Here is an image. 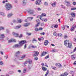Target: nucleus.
<instances>
[{
  "label": "nucleus",
  "instance_id": "f257e3e1",
  "mask_svg": "<svg viewBox=\"0 0 76 76\" xmlns=\"http://www.w3.org/2000/svg\"><path fill=\"white\" fill-rule=\"evenodd\" d=\"M26 43H27L26 40H21L19 42V44L20 45L18 44H16L13 46V48H21L22 46H23V45L24 44H26Z\"/></svg>",
  "mask_w": 76,
  "mask_h": 76
},
{
  "label": "nucleus",
  "instance_id": "f03ea898",
  "mask_svg": "<svg viewBox=\"0 0 76 76\" xmlns=\"http://www.w3.org/2000/svg\"><path fill=\"white\" fill-rule=\"evenodd\" d=\"M64 45L66 47H69V48H72V43H69V41L65 40L64 42Z\"/></svg>",
  "mask_w": 76,
  "mask_h": 76
},
{
  "label": "nucleus",
  "instance_id": "7ed1b4c3",
  "mask_svg": "<svg viewBox=\"0 0 76 76\" xmlns=\"http://www.w3.org/2000/svg\"><path fill=\"white\" fill-rule=\"evenodd\" d=\"M34 54H33V56L35 57L34 58V60H38V58L37 57L38 56V52L37 51H34L33 52Z\"/></svg>",
  "mask_w": 76,
  "mask_h": 76
},
{
  "label": "nucleus",
  "instance_id": "20e7f679",
  "mask_svg": "<svg viewBox=\"0 0 76 76\" xmlns=\"http://www.w3.org/2000/svg\"><path fill=\"white\" fill-rule=\"evenodd\" d=\"M5 7L7 10L8 11V10H10L12 9V5L9 3H8L5 5Z\"/></svg>",
  "mask_w": 76,
  "mask_h": 76
},
{
  "label": "nucleus",
  "instance_id": "39448f33",
  "mask_svg": "<svg viewBox=\"0 0 76 76\" xmlns=\"http://www.w3.org/2000/svg\"><path fill=\"white\" fill-rule=\"evenodd\" d=\"M27 12L28 13V14H30V15H33L35 12L34 11L32 10L31 9H29L27 10Z\"/></svg>",
  "mask_w": 76,
  "mask_h": 76
},
{
  "label": "nucleus",
  "instance_id": "423d86ee",
  "mask_svg": "<svg viewBox=\"0 0 76 76\" xmlns=\"http://www.w3.org/2000/svg\"><path fill=\"white\" fill-rule=\"evenodd\" d=\"M38 20H36V22L37 23V25H36L35 28V30L36 31H38V28H37L38 27Z\"/></svg>",
  "mask_w": 76,
  "mask_h": 76
},
{
  "label": "nucleus",
  "instance_id": "0eeeda50",
  "mask_svg": "<svg viewBox=\"0 0 76 76\" xmlns=\"http://www.w3.org/2000/svg\"><path fill=\"white\" fill-rule=\"evenodd\" d=\"M20 52L19 51H18L16 52L15 55V56L16 57H17V58H18L19 57V55L20 54Z\"/></svg>",
  "mask_w": 76,
  "mask_h": 76
},
{
  "label": "nucleus",
  "instance_id": "6e6552de",
  "mask_svg": "<svg viewBox=\"0 0 76 76\" xmlns=\"http://www.w3.org/2000/svg\"><path fill=\"white\" fill-rule=\"evenodd\" d=\"M26 57V55H23L22 56V57H19V58H18V60H23V59H24V58H25Z\"/></svg>",
  "mask_w": 76,
  "mask_h": 76
},
{
  "label": "nucleus",
  "instance_id": "1a4fd4ad",
  "mask_svg": "<svg viewBox=\"0 0 76 76\" xmlns=\"http://www.w3.org/2000/svg\"><path fill=\"white\" fill-rule=\"evenodd\" d=\"M65 2L66 3V4L67 7H69V6H71V4L70 3L69 1H65Z\"/></svg>",
  "mask_w": 76,
  "mask_h": 76
},
{
  "label": "nucleus",
  "instance_id": "9d476101",
  "mask_svg": "<svg viewBox=\"0 0 76 76\" xmlns=\"http://www.w3.org/2000/svg\"><path fill=\"white\" fill-rule=\"evenodd\" d=\"M27 1V0H23L22 3V5L23 6H24L26 5V1Z\"/></svg>",
  "mask_w": 76,
  "mask_h": 76
},
{
  "label": "nucleus",
  "instance_id": "9b49d317",
  "mask_svg": "<svg viewBox=\"0 0 76 76\" xmlns=\"http://www.w3.org/2000/svg\"><path fill=\"white\" fill-rule=\"evenodd\" d=\"M75 28H76V26H72L70 30L71 31H73L75 30Z\"/></svg>",
  "mask_w": 76,
  "mask_h": 76
},
{
  "label": "nucleus",
  "instance_id": "f8f14e48",
  "mask_svg": "<svg viewBox=\"0 0 76 76\" xmlns=\"http://www.w3.org/2000/svg\"><path fill=\"white\" fill-rule=\"evenodd\" d=\"M46 54H47V52H42V53H41V57H42V56H45V55Z\"/></svg>",
  "mask_w": 76,
  "mask_h": 76
},
{
  "label": "nucleus",
  "instance_id": "ddd939ff",
  "mask_svg": "<svg viewBox=\"0 0 76 76\" xmlns=\"http://www.w3.org/2000/svg\"><path fill=\"white\" fill-rule=\"evenodd\" d=\"M48 43H49V42H48V41L47 40H46L45 41V42L44 43V44L45 46H47V45H48Z\"/></svg>",
  "mask_w": 76,
  "mask_h": 76
},
{
  "label": "nucleus",
  "instance_id": "4468645a",
  "mask_svg": "<svg viewBox=\"0 0 76 76\" xmlns=\"http://www.w3.org/2000/svg\"><path fill=\"white\" fill-rule=\"evenodd\" d=\"M76 58V55H72L71 56V58L72 59V60H75V58Z\"/></svg>",
  "mask_w": 76,
  "mask_h": 76
},
{
  "label": "nucleus",
  "instance_id": "2eb2a0df",
  "mask_svg": "<svg viewBox=\"0 0 76 76\" xmlns=\"http://www.w3.org/2000/svg\"><path fill=\"white\" fill-rule=\"evenodd\" d=\"M43 16H46V14H45V13H42L40 17L39 18L41 19Z\"/></svg>",
  "mask_w": 76,
  "mask_h": 76
},
{
  "label": "nucleus",
  "instance_id": "dca6fc26",
  "mask_svg": "<svg viewBox=\"0 0 76 76\" xmlns=\"http://www.w3.org/2000/svg\"><path fill=\"white\" fill-rule=\"evenodd\" d=\"M56 4H57L56 2H55L51 4V5L53 7H56Z\"/></svg>",
  "mask_w": 76,
  "mask_h": 76
},
{
  "label": "nucleus",
  "instance_id": "f3484780",
  "mask_svg": "<svg viewBox=\"0 0 76 76\" xmlns=\"http://www.w3.org/2000/svg\"><path fill=\"white\" fill-rule=\"evenodd\" d=\"M68 75V73L66 72H65L64 73V74L61 75L60 76H66Z\"/></svg>",
  "mask_w": 76,
  "mask_h": 76
},
{
  "label": "nucleus",
  "instance_id": "a211bd4d",
  "mask_svg": "<svg viewBox=\"0 0 76 76\" xmlns=\"http://www.w3.org/2000/svg\"><path fill=\"white\" fill-rule=\"evenodd\" d=\"M13 35H15V37H19V34H16L15 32L13 33Z\"/></svg>",
  "mask_w": 76,
  "mask_h": 76
},
{
  "label": "nucleus",
  "instance_id": "6ab92c4d",
  "mask_svg": "<svg viewBox=\"0 0 76 76\" xmlns=\"http://www.w3.org/2000/svg\"><path fill=\"white\" fill-rule=\"evenodd\" d=\"M52 53H57V52H58V50H57L54 49L52 50Z\"/></svg>",
  "mask_w": 76,
  "mask_h": 76
},
{
  "label": "nucleus",
  "instance_id": "aec40b11",
  "mask_svg": "<svg viewBox=\"0 0 76 76\" xmlns=\"http://www.w3.org/2000/svg\"><path fill=\"white\" fill-rule=\"evenodd\" d=\"M42 68L43 71H46L47 69V68L45 67H44L43 66L42 67Z\"/></svg>",
  "mask_w": 76,
  "mask_h": 76
},
{
  "label": "nucleus",
  "instance_id": "412c9836",
  "mask_svg": "<svg viewBox=\"0 0 76 76\" xmlns=\"http://www.w3.org/2000/svg\"><path fill=\"white\" fill-rule=\"evenodd\" d=\"M34 41H35L36 42H37V39H36L34 38L32 40V43H34Z\"/></svg>",
  "mask_w": 76,
  "mask_h": 76
},
{
  "label": "nucleus",
  "instance_id": "4be33fe9",
  "mask_svg": "<svg viewBox=\"0 0 76 76\" xmlns=\"http://www.w3.org/2000/svg\"><path fill=\"white\" fill-rule=\"evenodd\" d=\"M40 20H42V21H44V22H47V19H46V18H42L40 19Z\"/></svg>",
  "mask_w": 76,
  "mask_h": 76
},
{
  "label": "nucleus",
  "instance_id": "5701e85b",
  "mask_svg": "<svg viewBox=\"0 0 76 76\" xmlns=\"http://www.w3.org/2000/svg\"><path fill=\"white\" fill-rule=\"evenodd\" d=\"M13 41H14V42H16V40L13 39L10 40L8 41V43H10V42H13Z\"/></svg>",
  "mask_w": 76,
  "mask_h": 76
},
{
  "label": "nucleus",
  "instance_id": "b1692460",
  "mask_svg": "<svg viewBox=\"0 0 76 76\" xmlns=\"http://www.w3.org/2000/svg\"><path fill=\"white\" fill-rule=\"evenodd\" d=\"M12 15H13V14L10 13L7 15V17L8 18H10V17L12 16Z\"/></svg>",
  "mask_w": 76,
  "mask_h": 76
},
{
  "label": "nucleus",
  "instance_id": "393cba45",
  "mask_svg": "<svg viewBox=\"0 0 76 76\" xmlns=\"http://www.w3.org/2000/svg\"><path fill=\"white\" fill-rule=\"evenodd\" d=\"M31 68H32V65L31 64H29L28 66V69L30 70V69H31Z\"/></svg>",
  "mask_w": 76,
  "mask_h": 76
},
{
  "label": "nucleus",
  "instance_id": "a878e982",
  "mask_svg": "<svg viewBox=\"0 0 76 76\" xmlns=\"http://www.w3.org/2000/svg\"><path fill=\"white\" fill-rule=\"evenodd\" d=\"M71 15H72V17H74L76 16V14H75V13H72L71 14Z\"/></svg>",
  "mask_w": 76,
  "mask_h": 76
},
{
  "label": "nucleus",
  "instance_id": "bb28decb",
  "mask_svg": "<svg viewBox=\"0 0 76 76\" xmlns=\"http://www.w3.org/2000/svg\"><path fill=\"white\" fill-rule=\"evenodd\" d=\"M20 27H21V26L19 25V26H17L16 27H15V29H19V28H20Z\"/></svg>",
  "mask_w": 76,
  "mask_h": 76
},
{
  "label": "nucleus",
  "instance_id": "cd10ccee",
  "mask_svg": "<svg viewBox=\"0 0 76 76\" xmlns=\"http://www.w3.org/2000/svg\"><path fill=\"white\" fill-rule=\"evenodd\" d=\"M0 15H2L3 16H5V14L3 12H0Z\"/></svg>",
  "mask_w": 76,
  "mask_h": 76
},
{
  "label": "nucleus",
  "instance_id": "c85d7f7f",
  "mask_svg": "<svg viewBox=\"0 0 76 76\" xmlns=\"http://www.w3.org/2000/svg\"><path fill=\"white\" fill-rule=\"evenodd\" d=\"M32 62V61L31 60H29L28 61V63L29 64H31Z\"/></svg>",
  "mask_w": 76,
  "mask_h": 76
},
{
  "label": "nucleus",
  "instance_id": "c756f323",
  "mask_svg": "<svg viewBox=\"0 0 76 76\" xmlns=\"http://www.w3.org/2000/svg\"><path fill=\"white\" fill-rule=\"evenodd\" d=\"M38 40H39V41H40L44 40V37H42L40 39V38H39Z\"/></svg>",
  "mask_w": 76,
  "mask_h": 76
},
{
  "label": "nucleus",
  "instance_id": "7c9ffc66",
  "mask_svg": "<svg viewBox=\"0 0 76 76\" xmlns=\"http://www.w3.org/2000/svg\"><path fill=\"white\" fill-rule=\"evenodd\" d=\"M15 73L14 72L11 71H10L9 72V74H10V75H11L12 74H13V73Z\"/></svg>",
  "mask_w": 76,
  "mask_h": 76
},
{
  "label": "nucleus",
  "instance_id": "2f4dec72",
  "mask_svg": "<svg viewBox=\"0 0 76 76\" xmlns=\"http://www.w3.org/2000/svg\"><path fill=\"white\" fill-rule=\"evenodd\" d=\"M0 36L2 38H3H3H4V34H1L0 35Z\"/></svg>",
  "mask_w": 76,
  "mask_h": 76
},
{
  "label": "nucleus",
  "instance_id": "473e14b6",
  "mask_svg": "<svg viewBox=\"0 0 76 76\" xmlns=\"http://www.w3.org/2000/svg\"><path fill=\"white\" fill-rule=\"evenodd\" d=\"M29 25V24L28 23H26L24 24L23 25V26L26 27V26H28Z\"/></svg>",
  "mask_w": 76,
  "mask_h": 76
},
{
  "label": "nucleus",
  "instance_id": "72a5a7b5",
  "mask_svg": "<svg viewBox=\"0 0 76 76\" xmlns=\"http://www.w3.org/2000/svg\"><path fill=\"white\" fill-rule=\"evenodd\" d=\"M38 5H40V4H42V2H41V0H38Z\"/></svg>",
  "mask_w": 76,
  "mask_h": 76
},
{
  "label": "nucleus",
  "instance_id": "f704fd0d",
  "mask_svg": "<svg viewBox=\"0 0 76 76\" xmlns=\"http://www.w3.org/2000/svg\"><path fill=\"white\" fill-rule=\"evenodd\" d=\"M48 73H49V70H48L46 74L45 75V76H47V75H48Z\"/></svg>",
  "mask_w": 76,
  "mask_h": 76
},
{
  "label": "nucleus",
  "instance_id": "c9c22d12",
  "mask_svg": "<svg viewBox=\"0 0 76 76\" xmlns=\"http://www.w3.org/2000/svg\"><path fill=\"white\" fill-rule=\"evenodd\" d=\"M4 27H0V31H1V30H4Z\"/></svg>",
  "mask_w": 76,
  "mask_h": 76
},
{
  "label": "nucleus",
  "instance_id": "e433bc0d",
  "mask_svg": "<svg viewBox=\"0 0 76 76\" xmlns=\"http://www.w3.org/2000/svg\"><path fill=\"white\" fill-rule=\"evenodd\" d=\"M27 63H28V61H26L25 62H24L23 63V64L24 65V66H26V64H27Z\"/></svg>",
  "mask_w": 76,
  "mask_h": 76
},
{
  "label": "nucleus",
  "instance_id": "4c0bfd02",
  "mask_svg": "<svg viewBox=\"0 0 76 76\" xmlns=\"http://www.w3.org/2000/svg\"><path fill=\"white\" fill-rule=\"evenodd\" d=\"M61 27L62 29H63V30H64L65 29V26L64 25H63V26H62Z\"/></svg>",
  "mask_w": 76,
  "mask_h": 76
},
{
  "label": "nucleus",
  "instance_id": "58836bf2",
  "mask_svg": "<svg viewBox=\"0 0 76 76\" xmlns=\"http://www.w3.org/2000/svg\"><path fill=\"white\" fill-rule=\"evenodd\" d=\"M70 74L73 75L74 73H75V72L74 71H71L70 72Z\"/></svg>",
  "mask_w": 76,
  "mask_h": 76
},
{
  "label": "nucleus",
  "instance_id": "ea45409f",
  "mask_svg": "<svg viewBox=\"0 0 76 76\" xmlns=\"http://www.w3.org/2000/svg\"><path fill=\"white\" fill-rule=\"evenodd\" d=\"M6 32L7 34H9L10 32V31L8 29H7L6 30Z\"/></svg>",
  "mask_w": 76,
  "mask_h": 76
},
{
  "label": "nucleus",
  "instance_id": "a19ab883",
  "mask_svg": "<svg viewBox=\"0 0 76 76\" xmlns=\"http://www.w3.org/2000/svg\"><path fill=\"white\" fill-rule=\"evenodd\" d=\"M18 22L17 23H21V22H22V20H21V19H20L18 20Z\"/></svg>",
  "mask_w": 76,
  "mask_h": 76
},
{
  "label": "nucleus",
  "instance_id": "79ce46f5",
  "mask_svg": "<svg viewBox=\"0 0 76 76\" xmlns=\"http://www.w3.org/2000/svg\"><path fill=\"white\" fill-rule=\"evenodd\" d=\"M71 10H76V7L75 8H71Z\"/></svg>",
  "mask_w": 76,
  "mask_h": 76
},
{
  "label": "nucleus",
  "instance_id": "37998d69",
  "mask_svg": "<svg viewBox=\"0 0 76 76\" xmlns=\"http://www.w3.org/2000/svg\"><path fill=\"white\" fill-rule=\"evenodd\" d=\"M27 35H28L29 36H30V35H31V33H26Z\"/></svg>",
  "mask_w": 76,
  "mask_h": 76
},
{
  "label": "nucleus",
  "instance_id": "c03bdc74",
  "mask_svg": "<svg viewBox=\"0 0 76 76\" xmlns=\"http://www.w3.org/2000/svg\"><path fill=\"white\" fill-rule=\"evenodd\" d=\"M56 66H58L59 67H61V65L60 64H59L58 65H56Z\"/></svg>",
  "mask_w": 76,
  "mask_h": 76
},
{
  "label": "nucleus",
  "instance_id": "a18cd8bd",
  "mask_svg": "<svg viewBox=\"0 0 76 76\" xmlns=\"http://www.w3.org/2000/svg\"><path fill=\"white\" fill-rule=\"evenodd\" d=\"M36 4H38V0H37L35 3Z\"/></svg>",
  "mask_w": 76,
  "mask_h": 76
},
{
  "label": "nucleus",
  "instance_id": "49530a36",
  "mask_svg": "<svg viewBox=\"0 0 76 76\" xmlns=\"http://www.w3.org/2000/svg\"><path fill=\"white\" fill-rule=\"evenodd\" d=\"M3 61H0V65H3Z\"/></svg>",
  "mask_w": 76,
  "mask_h": 76
},
{
  "label": "nucleus",
  "instance_id": "de8ad7c7",
  "mask_svg": "<svg viewBox=\"0 0 76 76\" xmlns=\"http://www.w3.org/2000/svg\"><path fill=\"white\" fill-rule=\"evenodd\" d=\"M44 5H45V6H47L48 5V3L47 2H45L44 3Z\"/></svg>",
  "mask_w": 76,
  "mask_h": 76
},
{
  "label": "nucleus",
  "instance_id": "09e8293b",
  "mask_svg": "<svg viewBox=\"0 0 76 76\" xmlns=\"http://www.w3.org/2000/svg\"><path fill=\"white\" fill-rule=\"evenodd\" d=\"M26 69H24V70H23V72L24 73H26Z\"/></svg>",
  "mask_w": 76,
  "mask_h": 76
},
{
  "label": "nucleus",
  "instance_id": "8fccbe9b",
  "mask_svg": "<svg viewBox=\"0 0 76 76\" xmlns=\"http://www.w3.org/2000/svg\"><path fill=\"white\" fill-rule=\"evenodd\" d=\"M49 58V55H48L47 56H46L45 58V59H47V58Z\"/></svg>",
  "mask_w": 76,
  "mask_h": 76
},
{
  "label": "nucleus",
  "instance_id": "3c124183",
  "mask_svg": "<svg viewBox=\"0 0 76 76\" xmlns=\"http://www.w3.org/2000/svg\"><path fill=\"white\" fill-rule=\"evenodd\" d=\"M26 44L25 45L24 47V49H26Z\"/></svg>",
  "mask_w": 76,
  "mask_h": 76
},
{
  "label": "nucleus",
  "instance_id": "603ef678",
  "mask_svg": "<svg viewBox=\"0 0 76 76\" xmlns=\"http://www.w3.org/2000/svg\"><path fill=\"white\" fill-rule=\"evenodd\" d=\"M58 27V25H55V26H54V28H57Z\"/></svg>",
  "mask_w": 76,
  "mask_h": 76
},
{
  "label": "nucleus",
  "instance_id": "864d4df0",
  "mask_svg": "<svg viewBox=\"0 0 76 76\" xmlns=\"http://www.w3.org/2000/svg\"><path fill=\"white\" fill-rule=\"evenodd\" d=\"M40 34L41 35H45V33L44 32L41 33Z\"/></svg>",
  "mask_w": 76,
  "mask_h": 76
},
{
  "label": "nucleus",
  "instance_id": "5fc2aeb1",
  "mask_svg": "<svg viewBox=\"0 0 76 76\" xmlns=\"http://www.w3.org/2000/svg\"><path fill=\"white\" fill-rule=\"evenodd\" d=\"M61 35H62V34H61L60 33H59L58 34V37H61Z\"/></svg>",
  "mask_w": 76,
  "mask_h": 76
},
{
  "label": "nucleus",
  "instance_id": "6e6d98bb",
  "mask_svg": "<svg viewBox=\"0 0 76 76\" xmlns=\"http://www.w3.org/2000/svg\"><path fill=\"white\" fill-rule=\"evenodd\" d=\"M0 40H2V41H4V39H3V38H2L1 37H0Z\"/></svg>",
  "mask_w": 76,
  "mask_h": 76
},
{
  "label": "nucleus",
  "instance_id": "4d7b16f0",
  "mask_svg": "<svg viewBox=\"0 0 76 76\" xmlns=\"http://www.w3.org/2000/svg\"><path fill=\"white\" fill-rule=\"evenodd\" d=\"M72 4H73V5H76V2H73V3H72Z\"/></svg>",
  "mask_w": 76,
  "mask_h": 76
},
{
  "label": "nucleus",
  "instance_id": "13d9d810",
  "mask_svg": "<svg viewBox=\"0 0 76 76\" xmlns=\"http://www.w3.org/2000/svg\"><path fill=\"white\" fill-rule=\"evenodd\" d=\"M22 34H20V35L19 36V38H22Z\"/></svg>",
  "mask_w": 76,
  "mask_h": 76
},
{
  "label": "nucleus",
  "instance_id": "bf43d9fd",
  "mask_svg": "<svg viewBox=\"0 0 76 76\" xmlns=\"http://www.w3.org/2000/svg\"><path fill=\"white\" fill-rule=\"evenodd\" d=\"M42 28H39V30L40 31H41V30H42Z\"/></svg>",
  "mask_w": 76,
  "mask_h": 76
},
{
  "label": "nucleus",
  "instance_id": "052dcab7",
  "mask_svg": "<svg viewBox=\"0 0 76 76\" xmlns=\"http://www.w3.org/2000/svg\"><path fill=\"white\" fill-rule=\"evenodd\" d=\"M18 73H21V70H18Z\"/></svg>",
  "mask_w": 76,
  "mask_h": 76
},
{
  "label": "nucleus",
  "instance_id": "680f3d73",
  "mask_svg": "<svg viewBox=\"0 0 76 76\" xmlns=\"http://www.w3.org/2000/svg\"><path fill=\"white\" fill-rule=\"evenodd\" d=\"M53 70H56V69H57V68L54 67L53 68Z\"/></svg>",
  "mask_w": 76,
  "mask_h": 76
},
{
  "label": "nucleus",
  "instance_id": "e2e57ef3",
  "mask_svg": "<svg viewBox=\"0 0 76 76\" xmlns=\"http://www.w3.org/2000/svg\"><path fill=\"white\" fill-rule=\"evenodd\" d=\"M61 7H62V8H63L64 9L65 8V7H64L63 5H61Z\"/></svg>",
  "mask_w": 76,
  "mask_h": 76
},
{
  "label": "nucleus",
  "instance_id": "0e129e2a",
  "mask_svg": "<svg viewBox=\"0 0 76 76\" xmlns=\"http://www.w3.org/2000/svg\"><path fill=\"white\" fill-rule=\"evenodd\" d=\"M56 32L53 33V35L54 36H56Z\"/></svg>",
  "mask_w": 76,
  "mask_h": 76
},
{
  "label": "nucleus",
  "instance_id": "69168bd1",
  "mask_svg": "<svg viewBox=\"0 0 76 76\" xmlns=\"http://www.w3.org/2000/svg\"><path fill=\"white\" fill-rule=\"evenodd\" d=\"M74 52H75V51H76V47L74 49V50H73Z\"/></svg>",
  "mask_w": 76,
  "mask_h": 76
},
{
  "label": "nucleus",
  "instance_id": "338daca9",
  "mask_svg": "<svg viewBox=\"0 0 76 76\" xmlns=\"http://www.w3.org/2000/svg\"><path fill=\"white\" fill-rule=\"evenodd\" d=\"M74 41H75V42H76V38H74Z\"/></svg>",
  "mask_w": 76,
  "mask_h": 76
},
{
  "label": "nucleus",
  "instance_id": "774afa93",
  "mask_svg": "<svg viewBox=\"0 0 76 76\" xmlns=\"http://www.w3.org/2000/svg\"><path fill=\"white\" fill-rule=\"evenodd\" d=\"M73 64H75V65H76V61L74 62V63H73Z\"/></svg>",
  "mask_w": 76,
  "mask_h": 76
}]
</instances>
